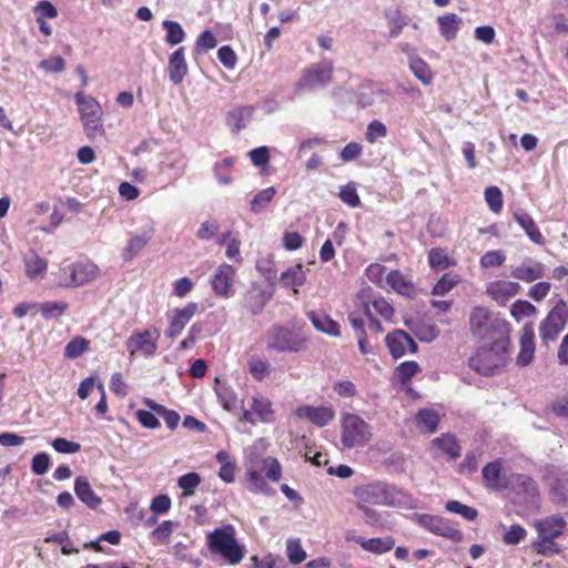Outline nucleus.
Masks as SVG:
<instances>
[{
	"mask_svg": "<svg viewBox=\"0 0 568 568\" xmlns=\"http://www.w3.org/2000/svg\"><path fill=\"white\" fill-rule=\"evenodd\" d=\"M74 493L90 509H97L102 503V499L94 493L85 476H78L75 478Z\"/></svg>",
	"mask_w": 568,
	"mask_h": 568,
	"instance_id": "29",
	"label": "nucleus"
},
{
	"mask_svg": "<svg viewBox=\"0 0 568 568\" xmlns=\"http://www.w3.org/2000/svg\"><path fill=\"white\" fill-rule=\"evenodd\" d=\"M460 282V277L456 274H444L439 281L435 284L433 288L434 295H446L450 292L458 283Z\"/></svg>",
	"mask_w": 568,
	"mask_h": 568,
	"instance_id": "52",
	"label": "nucleus"
},
{
	"mask_svg": "<svg viewBox=\"0 0 568 568\" xmlns=\"http://www.w3.org/2000/svg\"><path fill=\"white\" fill-rule=\"evenodd\" d=\"M371 438V426L361 416L352 413L342 416L341 442L345 448L363 447Z\"/></svg>",
	"mask_w": 568,
	"mask_h": 568,
	"instance_id": "7",
	"label": "nucleus"
},
{
	"mask_svg": "<svg viewBox=\"0 0 568 568\" xmlns=\"http://www.w3.org/2000/svg\"><path fill=\"white\" fill-rule=\"evenodd\" d=\"M307 318L312 322L313 326L321 333L329 336L337 337L341 335L339 325L328 314L322 311H311L307 313Z\"/></svg>",
	"mask_w": 568,
	"mask_h": 568,
	"instance_id": "30",
	"label": "nucleus"
},
{
	"mask_svg": "<svg viewBox=\"0 0 568 568\" xmlns=\"http://www.w3.org/2000/svg\"><path fill=\"white\" fill-rule=\"evenodd\" d=\"M294 415L301 419L305 418L318 427H324L333 420L335 412L331 406L303 405L294 410Z\"/></svg>",
	"mask_w": 568,
	"mask_h": 568,
	"instance_id": "21",
	"label": "nucleus"
},
{
	"mask_svg": "<svg viewBox=\"0 0 568 568\" xmlns=\"http://www.w3.org/2000/svg\"><path fill=\"white\" fill-rule=\"evenodd\" d=\"M419 365L415 361L403 362L395 371L397 379L402 384H406L410 378L419 372Z\"/></svg>",
	"mask_w": 568,
	"mask_h": 568,
	"instance_id": "54",
	"label": "nucleus"
},
{
	"mask_svg": "<svg viewBox=\"0 0 568 568\" xmlns=\"http://www.w3.org/2000/svg\"><path fill=\"white\" fill-rule=\"evenodd\" d=\"M247 369L257 382L264 381L271 374V365L266 358L252 356L247 361Z\"/></svg>",
	"mask_w": 568,
	"mask_h": 568,
	"instance_id": "39",
	"label": "nucleus"
},
{
	"mask_svg": "<svg viewBox=\"0 0 568 568\" xmlns=\"http://www.w3.org/2000/svg\"><path fill=\"white\" fill-rule=\"evenodd\" d=\"M276 194V190L273 186L266 187L260 191L251 201V211L255 214L264 211L267 205L272 202Z\"/></svg>",
	"mask_w": 568,
	"mask_h": 568,
	"instance_id": "44",
	"label": "nucleus"
},
{
	"mask_svg": "<svg viewBox=\"0 0 568 568\" xmlns=\"http://www.w3.org/2000/svg\"><path fill=\"white\" fill-rule=\"evenodd\" d=\"M511 316L520 322L521 320L537 314V308L528 301L518 300L510 307Z\"/></svg>",
	"mask_w": 568,
	"mask_h": 568,
	"instance_id": "50",
	"label": "nucleus"
},
{
	"mask_svg": "<svg viewBox=\"0 0 568 568\" xmlns=\"http://www.w3.org/2000/svg\"><path fill=\"white\" fill-rule=\"evenodd\" d=\"M535 333L531 325H525L519 338L517 365L525 367L532 362L535 355Z\"/></svg>",
	"mask_w": 568,
	"mask_h": 568,
	"instance_id": "25",
	"label": "nucleus"
},
{
	"mask_svg": "<svg viewBox=\"0 0 568 568\" xmlns=\"http://www.w3.org/2000/svg\"><path fill=\"white\" fill-rule=\"evenodd\" d=\"M273 293L253 283L244 294L243 305L253 315L260 314L272 298Z\"/></svg>",
	"mask_w": 568,
	"mask_h": 568,
	"instance_id": "22",
	"label": "nucleus"
},
{
	"mask_svg": "<svg viewBox=\"0 0 568 568\" xmlns=\"http://www.w3.org/2000/svg\"><path fill=\"white\" fill-rule=\"evenodd\" d=\"M42 315L47 318L61 316L68 308V303L63 301L45 302L39 306Z\"/></svg>",
	"mask_w": 568,
	"mask_h": 568,
	"instance_id": "58",
	"label": "nucleus"
},
{
	"mask_svg": "<svg viewBox=\"0 0 568 568\" xmlns=\"http://www.w3.org/2000/svg\"><path fill=\"white\" fill-rule=\"evenodd\" d=\"M438 24L442 34L449 36L462 31L463 21L455 13H448L438 18Z\"/></svg>",
	"mask_w": 568,
	"mask_h": 568,
	"instance_id": "47",
	"label": "nucleus"
},
{
	"mask_svg": "<svg viewBox=\"0 0 568 568\" xmlns=\"http://www.w3.org/2000/svg\"><path fill=\"white\" fill-rule=\"evenodd\" d=\"M214 392L219 403L226 412H233L237 408V395L230 385L215 379Z\"/></svg>",
	"mask_w": 568,
	"mask_h": 568,
	"instance_id": "37",
	"label": "nucleus"
},
{
	"mask_svg": "<svg viewBox=\"0 0 568 568\" xmlns=\"http://www.w3.org/2000/svg\"><path fill=\"white\" fill-rule=\"evenodd\" d=\"M514 220L519 224V226L525 231L528 239L537 244V245H544L545 244V237L539 231L536 222L529 215L527 212L523 210H518L514 212L513 214Z\"/></svg>",
	"mask_w": 568,
	"mask_h": 568,
	"instance_id": "31",
	"label": "nucleus"
},
{
	"mask_svg": "<svg viewBox=\"0 0 568 568\" xmlns=\"http://www.w3.org/2000/svg\"><path fill=\"white\" fill-rule=\"evenodd\" d=\"M511 485L518 486L527 495L535 497L538 495L537 484L526 475H513Z\"/></svg>",
	"mask_w": 568,
	"mask_h": 568,
	"instance_id": "59",
	"label": "nucleus"
},
{
	"mask_svg": "<svg viewBox=\"0 0 568 568\" xmlns=\"http://www.w3.org/2000/svg\"><path fill=\"white\" fill-rule=\"evenodd\" d=\"M506 261V255L504 253V251L501 250H493V251H488L486 252L481 257H480V266L481 268H491V267H498L500 265H503Z\"/></svg>",
	"mask_w": 568,
	"mask_h": 568,
	"instance_id": "57",
	"label": "nucleus"
},
{
	"mask_svg": "<svg viewBox=\"0 0 568 568\" xmlns=\"http://www.w3.org/2000/svg\"><path fill=\"white\" fill-rule=\"evenodd\" d=\"M445 509L449 513L457 514L468 521H473L477 518L478 511L467 505L462 504L458 500H449L445 505Z\"/></svg>",
	"mask_w": 568,
	"mask_h": 568,
	"instance_id": "49",
	"label": "nucleus"
},
{
	"mask_svg": "<svg viewBox=\"0 0 568 568\" xmlns=\"http://www.w3.org/2000/svg\"><path fill=\"white\" fill-rule=\"evenodd\" d=\"M306 273L302 264H296L285 270L280 277V282L284 287L292 288L294 293H298V288L304 285Z\"/></svg>",
	"mask_w": 568,
	"mask_h": 568,
	"instance_id": "35",
	"label": "nucleus"
},
{
	"mask_svg": "<svg viewBox=\"0 0 568 568\" xmlns=\"http://www.w3.org/2000/svg\"><path fill=\"white\" fill-rule=\"evenodd\" d=\"M484 199L488 209L494 214H499L504 207V197L498 186L491 185L485 189Z\"/></svg>",
	"mask_w": 568,
	"mask_h": 568,
	"instance_id": "43",
	"label": "nucleus"
},
{
	"mask_svg": "<svg viewBox=\"0 0 568 568\" xmlns=\"http://www.w3.org/2000/svg\"><path fill=\"white\" fill-rule=\"evenodd\" d=\"M154 232V223L149 222L136 232L130 233L125 246L121 252L122 260L129 262L135 258L151 241Z\"/></svg>",
	"mask_w": 568,
	"mask_h": 568,
	"instance_id": "18",
	"label": "nucleus"
},
{
	"mask_svg": "<svg viewBox=\"0 0 568 568\" xmlns=\"http://www.w3.org/2000/svg\"><path fill=\"white\" fill-rule=\"evenodd\" d=\"M305 341L298 334L283 326H274L268 331L267 347L280 353L300 352Z\"/></svg>",
	"mask_w": 568,
	"mask_h": 568,
	"instance_id": "11",
	"label": "nucleus"
},
{
	"mask_svg": "<svg viewBox=\"0 0 568 568\" xmlns=\"http://www.w3.org/2000/svg\"><path fill=\"white\" fill-rule=\"evenodd\" d=\"M178 527V524L172 520L162 521L153 531L152 538L158 544H166L174 530Z\"/></svg>",
	"mask_w": 568,
	"mask_h": 568,
	"instance_id": "55",
	"label": "nucleus"
},
{
	"mask_svg": "<svg viewBox=\"0 0 568 568\" xmlns=\"http://www.w3.org/2000/svg\"><path fill=\"white\" fill-rule=\"evenodd\" d=\"M568 321V305L564 300H559L550 310L546 318L540 323L539 336L547 344L554 342L564 331Z\"/></svg>",
	"mask_w": 568,
	"mask_h": 568,
	"instance_id": "9",
	"label": "nucleus"
},
{
	"mask_svg": "<svg viewBox=\"0 0 568 568\" xmlns=\"http://www.w3.org/2000/svg\"><path fill=\"white\" fill-rule=\"evenodd\" d=\"M372 310V316L379 315L384 321H390L394 316L393 306L382 296L375 297L373 301L366 303Z\"/></svg>",
	"mask_w": 568,
	"mask_h": 568,
	"instance_id": "46",
	"label": "nucleus"
},
{
	"mask_svg": "<svg viewBox=\"0 0 568 568\" xmlns=\"http://www.w3.org/2000/svg\"><path fill=\"white\" fill-rule=\"evenodd\" d=\"M469 366L480 375H494L506 364V346L503 341H494L483 346L469 358Z\"/></svg>",
	"mask_w": 568,
	"mask_h": 568,
	"instance_id": "6",
	"label": "nucleus"
},
{
	"mask_svg": "<svg viewBox=\"0 0 568 568\" xmlns=\"http://www.w3.org/2000/svg\"><path fill=\"white\" fill-rule=\"evenodd\" d=\"M205 542L209 551L229 566L239 565L246 555V547L237 540L235 527L231 524L207 532Z\"/></svg>",
	"mask_w": 568,
	"mask_h": 568,
	"instance_id": "3",
	"label": "nucleus"
},
{
	"mask_svg": "<svg viewBox=\"0 0 568 568\" xmlns=\"http://www.w3.org/2000/svg\"><path fill=\"white\" fill-rule=\"evenodd\" d=\"M567 526L562 516H549L544 519L537 520L535 527L538 532V545L542 552L552 545V541L560 537Z\"/></svg>",
	"mask_w": 568,
	"mask_h": 568,
	"instance_id": "15",
	"label": "nucleus"
},
{
	"mask_svg": "<svg viewBox=\"0 0 568 568\" xmlns=\"http://www.w3.org/2000/svg\"><path fill=\"white\" fill-rule=\"evenodd\" d=\"M39 68L49 73H60L65 68V61L60 55L49 57L40 62Z\"/></svg>",
	"mask_w": 568,
	"mask_h": 568,
	"instance_id": "62",
	"label": "nucleus"
},
{
	"mask_svg": "<svg viewBox=\"0 0 568 568\" xmlns=\"http://www.w3.org/2000/svg\"><path fill=\"white\" fill-rule=\"evenodd\" d=\"M338 195L339 199L351 207H357L361 204V200L354 184L342 186Z\"/></svg>",
	"mask_w": 568,
	"mask_h": 568,
	"instance_id": "61",
	"label": "nucleus"
},
{
	"mask_svg": "<svg viewBox=\"0 0 568 568\" xmlns=\"http://www.w3.org/2000/svg\"><path fill=\"white\" fill-rule=\"evenodd\" d=\"M236 270L227 264H220L210 277L213 293L222 298H230L234 294Z\"/></svg>",
	"mask_w": 568,
	"mask_h": 568,
	"instance_id": "16",
	"label": "nucleus"
},
{
	"mask_svg": "<svg viewBox=\"0 0 568 568\" xmlns=\"http://www.w3.org/2000/svg\"><path fill=\"white\" fill-rule=\"evenodd\" d=\"M410 520L418 524L429 532L452 540L460 538V531L456 529L448 519L430 515L414 513L409 516Z\"/></svg>",
	"mask_w": 568,
	"mask_h": 568,
	"instance_id": "12",
	"label": "nucleus"
},
{
	"mask_svg": "<svg viewBox=\"0 0 568 568\" xmlns=\"http://www.w3.org/2000/svg\"><path fill=\"white\" fill-rule=\"evenodd\" d=\"M520 285L517 282L495 281L487 285V294L499 305L506 304L518 294Z\"/></svg>",
	"mask_w": 568,
	"mask_h": 568,
	"instance_id": "24",
	"label": "nucleus"
},
{
	"mask_svg": "<svg viewBox=\"0 0 568 568\" xmlns=\"http://www.w3.org/2000/svg\"><path fill=\"white\" fill-rule=\"evenodd\" d=\"M74 101L87 136L90 139L102 138L104 135L103 111L98 100L79 91L74 94Z\"/></svg>",
	"mask_w": 568,
	"mask_h": 568,
	"instance_id": "4",
	"label": "nucleus"
},
{
	"mask_svg": "<svg viewBox=\"0 0 568 568\" xmlns=\"http://www.w3.org/2000/svg\"><path fill=\"white\" fill-rule=\"evenodd\" d=\"M184 48H178L169 58L168 72L173 84H180L187 74Z\"/></svg>",
	"mask_w": 568,
	"mask_h": 568,
	"instance_id": "28",
	"label": "nucleus"
},
{
	"mask_svg": "<svg viewBox=\"0 0 568 568\" xmlns=\"http://www.w3.org/2000/svg\"><path fill=\"white\" fill-rule=\"evenodd\" d=\"M384 285L404 296H410L415 292L413 282L397 270L386 275Z\"/></svg>",
	"mask_w": 568,
	"mask_h": 568,
	"instance_id": "33",
	"label": "nucleus"
},
{
	"mask_svg": "<svg viewBox=\"0 0 568 568\" xmlns=\"http://www.w3.org/2000/svg\"><path fill=\"white\" fill-rule=\"evenodd\" d=\"M385 343L394 358H400L405 356L407 352L415 353L417 351V344L402 329H395L388 333L385 337Z\"/></svg>",
	"mask_w": 568,
	"mask_h": 568,
	"instance_id": "20",
	"label": "nucleus"
},
{
	"mask_svg": "<svg viewBox=\"0 0 568 568\" xmlns=\"http://www.w3.org/2000/svg\"><path fill=\"white\" fill-rule=\"evenodd\" d=\"M416 423L419 428L434 433L438 427L439 416L434 409L424 408L416 414Z\"/></svg>",
	"mask_w": 568,
	"mask_h": 568,
	"instance_id": "42",
	"label": "nucleus"
},
{
	"mask_svg": "<svg viewBox=\"0 0 568 568\" xmlns=\"http://www.w3.org/2000/svg\"><path fill=\"white\" fill-rule=\"evenodd\" d=\"M272 402L264 395L256 393L248 402V408L243 410L242 419L251 425L270 424L274 420Z\"/></svg>",
	"mask_w": 568,
	"mask_h": 568,
	"instance_id": "14",
	"label": "nucleus"
},
{
	"mask_svg": "<svg viewBox=\"0 0 568 568\" xmlns=\"http://www.w3.org/2000/svg\"><path fill=\"white\" fill-rule=\"evenodd\" d=\"M433 447L438 448L450 458H457L460 455V447L452 435H443L433 440Z\"/></svg>",
	"mask_w": 568,
	"mask_h": 568,
	"instance_id": "41",
	"label": "nucleus"
},
{
	"mask_svg": "<svg viewBox=\"0 0 568 568\" xmlns=\"http://www.w3.org/2000/svg\"><path fill=\"white\" fill-rule=\"evenodd\" d=\"M387 128L381 120H373L367 124L365 139L368 143L374 144L387 135Z\"/></svg>",
	"mask_w": 568,
	"mask_h": 568,
	"instance_id": "51",
	"label": "nucleus"
},
{
	"mask_svg": "<svg viewBox=\"0 0 568 568\" xmlns=\"http://www.w3.org/2000/svg\"><path fill=\"white\" fill-rule=\"evenodd\" d=\"M392 93L389 90L383 88L379 84H363L359 88L357 94V103L362 108L375 106V105H385L389 104L392 101Z\"/></svg>",
	"mask_w": 568,
	"mask_h": 568,
	"instance_id": "19",
	"label": "nucleus"
},
{
	"mask_svg": "<svg viewBox=\"0 0 568 568\" xmlns=\"http://www.w3.org/2000/svg\"><path fill=\"white\" fill-rule=\"evenodd\" d=\"M268 443L264 438L255 440L244 450L247 488L255 494H268L266 479L278 483L282 478V466L277 458L264 454Z\"/></svg>",
	"mask_w": 568,
	"mask_h": 568,
	"instance_id": "1",
	"label": "nucleus"
},
{
	"mask_svg": "<svg viewBox=\"0 0 568 568\" xmlns=\"http://www.w3.org/2000/svg\"><path fill=\"white\" fill-rule=\"evenodd\" d=\"M506 323L494 317L491 312L484 306H475L469 313V329L478 339H490L495 333L500 332Z\"/></svg>",
	"mask_w": 568,
	"mask_h": 568,
	"instance_id": "8",
	"label": "nucleus"
},
{
	"mask_svg": "<svg viewBox=\"0 0 568 568\" xmlns=\"http://www.w3.org/2000/svg\"><path fill=\"white\" fill-rule=\"evenodd\" d=\"M234 164V158L227 156L213 165L214 176L219 184L229 185L232 183V178L225 173V170Z\"/></svg>",
	"mask_w": 568,
	"mask_h": 568,
	"instance_id": "53",
	"label": "nucleus"
},
{
	"mask_svg": "<svg viewBox=\"0 0 568 568\" xmlns=\"http://www.w3.org/2000/svg\"><path fill=\"white\" fill-rule=\"evenodd\" d=\"M145 403L150 408H152L154 412H156L163 417L165 424L170 429H175L178 427L180 422V415L175 410L166 409L164 406L155 404L151 399H146Z\"/></svg>",
	"mask_w": 568,
	"mask_h": 568,
	"instance_id": "48",
	"label": "nucleus"
},
{
	"mask_svg": "<svg viewBox=\"0 0 568 568\" xmlns=\"http://www.w3.org/2000/svg\"><path fill=\"white\" fill-rule=\"evenodd\" d=\"M483 478L485 481V485L495 490L504 489L509 484H511V478L508 479L504 474L501 469V462L495 460L489 464H487L483 468Z\"/></svg>",
	"mask_w": 568,
	"mask_h": 568,
	"instance_id": "26",
	"label": "nucleus"
},
{
	"mask_svg": "<svg viewBox=\"0 0 568 568\" xmlns=\"http://www.w3.org/2000/svg\"><path fill=\"white\" fill-rule=\"evenodd\" d=\"M89 347V341L83 337L72 338L64 348V356L68 358H77L81 356Z\"/></svg>",
	"mask_w": 568,
	"mask_h": 568,
	"instance_id": "56",
	"label": "nucleus"
},
{
	"mask_svg": "<svg viewBox=\"0 0 568 568\" xmlns=\"http://www.w3.org/2000/svg\"><path fill=\"white\" fill-rule=\"evenodd\" d=\"M545 265L530 257H526L518 266L511 270V276L516 280L532 283L544 276Z\"/></svg>",
	"mask_w": 568,
	"mask_h": 568,
	"instance_id": "23",
	"label": "nucleus"
},
{
	"mask_svg": "<svg viewBox=\"0 0 568 568\" xmlns=\"http://www.w3.org/2000/svg\"><path fill=\"white\" fill-rule=\"evenodd\" d=\"M333 64L329 61H321L306 69L296 83L295 91L317 90L327 85L332 80Z\"/></svg>",
	"mask_w": 568,
	"mask_h": 568,
	"instance_id": "10",
	"label": "nucleus"
},
{
	"mask_svg": "<svg viewBox=\"0 0 568 568\" xmlns=\"http://www.w3.org/2000/svg\"><path fill=\"white\" fill-rule=\"evenodd\" d=\"M50 466V456L47 453H38L33 456L31 470L36 475H43Z\"/></svg>",
	"mask_w": 568,
	"mask_h": 568,
	"instance_id": "64",
	"label": "nucleus"
},
{
	"mask_svg": "<svg viewBox=\"0 0 568 568\" xmlns=\"http://www.w3.org/2000/svg\"><path fill=\"white\" fill-rule=\"evenodd\" d=\"M287 557L293 565L301 564L306 559V551L298 539L287 541Z\"/></svg>",
	"mask_w": 568,
	"mask_h": 568,
	"instance_id": "60",
	"label": "nucleus"
},
{
	"mask_svg": "<svg viewBox=\"0 0 568 568\" xmlns=\"http://www.w3.org/2000/svg\"><path fill=\"white\" fill-rule=\"evenodd\" d=\"M158 337L156 329L134 332L125 341V349L130 356L152 357L158 349Z\"/></svg>",
	"mask_w": 568,
	"mask_h": 568,
	"instance_id": "13",
	"label": "nucleus"
},
{
	"mask_svg": "<svg viewBox=\"0 0 568 568\" xmlns=\"http://www.w3.org/2000/svg\"><path fill=\"white\" fill-rule=\"evenodd\" d=\"M253 106L242 105L234 108L226 115V123L233 132H240L250 123L253 116Z\"/></svg>",
	"mask_w": 568,
	"mask_h": 568,
	"instance_id": "32",
	"label": "nucleus"
},
{
	"mask_svg": "<svg viewBox=\"0 0 568 568\" xmlns=\"http://www.w3.org/2000/svg\"><path fill=\"white\" fill-rule=\"evenodd\" d=\"M390 24H392V33L404 32L405 28H409V27L413 30H417V24L415 22H413L410 18H408L407 16H403L399 12H396L392 17Z\"/></svg>",
	"mask_w": 568,
	"mask_h": 568,
	"instance_id": "63",
	"label": "nucleus"
},
{
	"mask_svg": "<svg viewBox=\"0 0 568 568\" xmlns=\"http://www.w3.org/2000/svg\"><path fill=\"white\" fill-rule=\"evenodd\" d=\"M428 263L434 271H444L455 265V260L444 248H432L428 252Z\"/></svg>",
	"mask_w": 568,
	"mask_h": 568,
	"instance_id": "38",
	"label": "nucleus"
},
{
	"mask_svg": "<svg viewBox=\"0 0 568 568\" xmlns=\"http://www.w3.org/2000/svg\"><path fill=\"white\" fill-rule=\"evenodd\" d=\"M551 500L560 506H568V477L564 476L549 483Z\"/></svg>",
	"mask_w": 568,
	"mask_h": 568,
	"instance_id": "40",
	"label": "nucleus"
},
{
	"mask_svg": "<svg viewBox=\"0 0 568 568\" xmlns=\"http://www.w3.org/2000/svg\"><path fill=\"white\" fill-rule=\"evenodd\" d=\"M201 476L197 473H187L179 477L178 486L182 490L183 497L194 495L196 488L201 485Z\"/></svg>",
	"mask_w": 568,
	"mask_h": 568,
	"instance_id": "45",
	"label": "nucleus"
},
{
	"mask_svg": "<svg viewBox=\"0 0 568 568\" xmlns=\"http://www.w3.org/2000/svg\"><path fill=\"white\" fill-rule=\"evenodd\" d=\"M402 50L408 57L409 69L413 74L424 84L429 85L433 82L434 74L429 68V65L415 54L413 50H410L407 45H403Z\"/></svg>",
	"mask_w": 568,
	"mask_h": 568,
	"instance_id": "27",
	"label": "nucleus"
},
{
	"mask_svg": "<svg viewBox=\"0 0 568 568\" xmlns=\"http://www.w3.org/2000/svg\"><path fill=\"white\" fill-rule=\"evenodd\" d=\"M356 500L374 506H386L399 509H415L417 499L409 493L384 481H374L356 486L353 490Z\"/></svg>",
	"mask_w": 568,
	"mask_h": 568,
	"instance_id": "2",
	"label": "nucleus"
},
{
	"mask_svg": "<svg viewBox=\"0 0 568 568\" xmlns=\"http://www.w3.org/2000/svg\"><path fill=\"white\" fill-rule=\"evenodd\" d=\"M355 542L358 544L364 550L375 555L388 552L394 548L395 545V541L392 537H375L369 539L358 537L355 539Z\"/></svg>",
	"mask_w": 568,
	"mask_h": 568,
	"instance_id": "36",
	"label": "nucleus"
},
{
	"mask_svg": "<svg viewBox=\"0 0 568 568\" xmlns=\"http://www.w3.org/2000/svg\"><path fill=\"white\" fill-rule=\"evenodd\" d=\"M197 311L199 305L195 302H190L182 308L170 310L166 313L169 325L164 331V335L170 339H174L180 336Z\"/></svg>",
	"mask_w": 568,
	"mask_h": 568,
	"instance_id": "17",
	"label": "nucleus"
},
{
	"mask_svg": "<svg viewBox=\"0 0 568 568\" xmlns=\"http://www.w3.org/2000/svg\"><path fill=\"white\" fill-rule=\"evenodd\" d=\"M99 274L100 268L95 263L83 260L60 267L55 282L61 287H80L94 281Z\"/></svg>",
	"mask_w": 568,
	"mask_h": 568,
	"instance_id": "5",
	"label": "nucleus"
},
{
	"mask_svg": "<svg viewBox=\"0 0 568 568\" xmlns=\"http://www.w3.org/2000/svg\"><path fill=\"white\" fill-rule=\"evenodd\" d=\"M23 263L26 268V275L30 280L43 277L48 268V262L34 251H29L28 253L24 254Z\"/></svg>",
	"mask_w": 568,
	"mask_h": 568,
	"instance_id": "34",
	"label": "nucleus"
}]
</instances>
